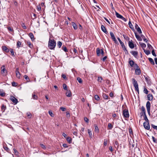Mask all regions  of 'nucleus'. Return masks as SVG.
I'll return each instance as SVG.
<instances>
[{"instance_id": "603ef678", "label": "nucleus", "mask_w": 157, "mask_h": 157, "mask_svg": "<svg viewBox=\"0 0 157 157\" xmlns=\"http://www.w3.org/2000/svg\"><path fill=\"white\" fill-rule=\"evenodd\" d=\"M10 52H11L12 56H15V55L14 54L13 50L12 49H11L10 50Z\"/></svg>"}, {"instance_id": "4c0bfd02", "label": "nucleus", "mask_w": 157, "mask_h": 157, "mask_svg": "<svg viewBox=\"0 0 157 157\" xmlns=\"http://www.w3.org/2000/svg\"><path fill=\"white\" fill-rule=\"evenodd\" d=\"M117 39L118 40V41H119L122 47L124 45V43L123 42H122V41L121 40V39H120V38H119L118 37Z\"/></svg>"}, {"instance_id": "bb28decb", "label": "nucleus", "mask_w": 157, "mask_h": 157, "mask_svg": "<svg viewBox=\"0 0 157 157\" xmlns=\"http://www.w3.org/2000/svg\"><path fill=\"white\" fill-rule=\"evenodd\" d=\"M115 14L116 16L118 18H121L122 16L119 14L118 13L115 11Z\"/></svg>"}, {"instance_id": "f8f14e48", "label": "nucleus", "mask_w": 157, "mask_h": 157, "mask_svg": "<svg viewBox=\"0 0 157 157\" xmlns=\"http://www.w3.org/2000/svg\"><path fill=\"white\" fill-rule=\"evenodd\" d=\"M2 48L3 51L6 52H9L10 51L9 49L5 46H2Z\"/></svg>"}, {"instance_id": "79ce46f5", "label": "nucleus", "mask_w": 157, "mask_h": 157, "mask_svg": "<svg viewBox=\"0 0 157 157\" xmlns=\"http://www.w3.org/2000/svg\"><path fill=\"white\" fill-rule=\"evenodd\" d=\"M62 45V43L60 41H58L57 42V46L59 48L61 47Z\"/></svg>"}, {"instance_id": "5fc2aeb1", "label": "nucleus", "mask_w": 157, "mask_h": 157, "mask_svg": "<svg viewBox=\"0 0 157 157\" xmlns=\"http://www.w3.org/2000/svg\"><path fill=\"white\" fill-rule=\"evenodd\" d=\"M128 132L130 134L133 135V132L131 128H128Z\"/></svg>"}, {"instance_id": "13d9d810", "label": "nucleus", "mask_w": 157, "mask_h": 157, "mask_svg": "<svg viewBox=\"0 0 157 157\" xmlns=\"http://www.w3.org/2000/svg\"><path fill=\"white\" fill-rule=\"evenodd\" d=\"M152 139L153 141L155 142V143H157V140L155 138V137L153 136H152Z\"/></svg>"}, {"instance_id": "20e7f679", "label": "nucleus", "mask_w": 157, "mask_h": 157, "mask_svg": "<svg viewBox=\"0 0 157 157\" xmlns=\"http://www.w3.org/2000/svg\"><path fill=\"white\" fill-rule=\"evenodd\" d=\"M143 126L144 128L147 130H149L150 128V126L149 124V121L144 122L143 123Z\"/></svg>"}, {"instance_id": "c85d7f7f", "label": "nucleus", "mask_w": 157, "mask_h": 157, "mask_svg": "<svg viewBox=\"0 0 157 157\" xmlns=\"http://www.w3.org/2000/svg\"><path fill=\"white\" fill-rule=\"evenodd\" d=\"M66 140L70 144L71 143L72 141V139L69 137H68L66 138Z\"/></svg>"}, {"instance_id": "338daca9", "label": "nucleus", "mask_w": 157, "mask_h": 157, "mask_svg": "<svg viewBox=\"0 0 157 157\" xmlns=\"http://www.w3.org/2000/svg\"><path fill=\"white\" fill-rule=\"evenodd\" d=\"M62 77L65 79H67V78L66 77V76L64 74H62L61 75Z\"/></svg>"}, {"instance_id": "bf43d9fd", "label": "nucleus", "mask_w": 157, "mask_h": 157, "mask_svg": "<svg viewBox=\"0 0 157 157\" xmlns=\"http://www.w3.org/2000/svg\"><path fill=\"white\" fill-rule=\"evenodd\" d=\"M8 29L9 31H10V32H13V28L10 27H8Z\"/></svg>"}, {"instance_id": "69168bd1", "label": "nucleus", "mask_w": 157, "mask_h": 157, "mask_svg": "<svg viewBox=\"0 0 157 157\" xmlns=\"http://www.w3.org/2000/svg\"><path fill=\"white\" fill-rule=\"evenodd\" d=\"M22 26L23 28L24 29H27V27L26 26H25V23H23L22 24Z\"/></svg>"}, {"instance_id": "72a5a7b5", "label": "nucleus", "mask_w": 157, "mask_h": 157, "mask_svg": "<svg viewBox=\"0 0 157 157\" xmlns=\"http://www.w3.org/2000/svg\"><path fill=\"white\" fill-rule=\"evenodd\" d=\"M6 109V106L3 104L2 105L1 108V109L2 111L4 112Z\"/></svg>"}, {"instance_id": "f257e3e1", "label": "nucleus", "mask_w": 157, "mask_h": 157, "mask_svg": "<svg viewBox=\"0 0 157 157\" xmlns=\"http://www.w3.org/2000/svg\"><path fill=\"white\" fill-rule=\"evenodd\" d=\"M56 45V41L53 39H51L50 37L48 42V46L49 48L51 50H54Z\"/></svg>"}, {"instance_id": "f704fd0d", "label": "nucleus", "mask_w": 157, "mask_h": 157, "mask_svg": "<svg viewBox=\"0 0 157 157\" xmlns=\"http://www.w3.org/2000/svg\"><path fill=\"white\" fill-rule=\"evenodd\" d=\"M108 129L111 130L113 128V125L110 123H109L108 124Z\"/></svg>"}, {"instance_id": "37998d69", "label": "nucleus", "mask_w": 157, "mask_h": 157, "mask_svg": "<svg viewBox=\"0 0 157 157\" xmlns=\"http://www.w3.org/2000/svg\"><path fill=\"white\" fill-rule=\"evenodd\" d=\"M95 99L97 101H98L99 100L100 98L99 96L98 95H95L94 97Z\"/></svg>"}, {"instance_id": "7ed1b4c3", "label": "nucleus", "mask_w": 157, "mask_h": 157, "mask_svg": "<svg viewBox=\"0 0 157 157\" xmlns=\"http://www.w3.org/2000/svg\"><path fill=\"white\" fill-rule=\"evenodd\" d=\"M134 68H136L135 72L136 74L138 75H140L141 73V71L138 66L136 63L135 64Z\"/></svg>"}, {"instance_id": "aec40b11", "label": "nucleus", "mask_w": 157, "mask_h": 157, "mask_svg": "<svg viewBox=\"0 0 157 157\" xmlns=\"http://www.w3.org/2000/svg\"><path fill=\"white\" fill-rule=\"evenodd\" d=\"M131 53L135 57H136L138 54V52L137 51H132L131 52Z\"/></svg>"}, {"instance_id": "5701e85b", "label": "nucleus", "mask_w": 157, "mask_h": 157, "mask_svg": "<svg viewBox=\"0 0 157 157\" xmlns=\"http://www.w3.org/2000/svg\"><path fill=\"white\" fill-rule=\"evenodd\" d=\"M94 126L95 128L94 131L97 133H98L99 132V130L97 125L96 124H94Z\"/></svg>"}, {"instance_id": "7c9ffc66", "label": "nucleus", "mask_w": 157, "mask_h": 157, "mask_svg": "<svg viewBox=\"0 0 157 157\" xmlns=\"http://www.w3.org/2000/svg\"><path fill=\"white\" fill-rule=\"evenodd\" d=\"M102 96L104 99H107L108 98V96L106 94H105L103 93Z\"/></svg>"}, {"instance_id": "3c124183", "label": "nucleus", "mask_w": 157, "mask_h": 157, "mask_svg": "<svg viewBox=\"0 0 157 157\" xmlns=\"http://www.w3.org/2000/svg\"><path fill=\"white\" fill-rule=\"evenodd\" d=\"M144 93H145L146 94H148V91L147 90V89L146 88L144 87Z\"/></svg>"}, {"instance_id": "de8ad7c7", "label": "nucleus", "mask_w": 157, "mask_h": 157, "mask_svg": "<svg viewBox=\"0 0 157 157\" xmlns=\"http://www.w3.org/2000/svg\"><path fill=\"white\" fill-rule=\"evenodd\" d=\"M21 42L20 41H18L17 44V48H19L21 45Z\"/></svg>"}, {"instance_id": "e433bc0d", "label": "nucleus", "mask_w": 157, "mask_h": 157, "mask_svg": "<svg viewBox=\"0 0 157 157\" xmlns=\"http://www.w3.org/2000/svg\"><path fill=\"white\" fill-rule=\"evenodd\" d=\"M72 26H73L74 29L75 30H76L77 29L78 27H77V25L75 23H74V22L72 23Z\"/></svg>"}, {"instance_id": "58836bf2", "label": "nucleus", "mask_w": 157, "mask_h": 157, "mask_svg": "<svg viewBox=\"0 0 157 157\" xmlns=\"http://www.w3.org/2000/svg\"><path fill=\"white\" fill-rule=\"evenodd\" d=\"M147 47L150 50H153V47L149 43L147 44Z\"/></svg>"}, {"instance_id": "6e6552de", "label": "nucleus", "mask_w": 157, "mask_h": 157, "mask_svg": "<svg viewBox=\"0 0 157 157\" xmlns=\"http://www.w3.org/2000/svg\"><path fill=\"white\" fill-rule=\"evenodd\" d=\"M15 72H16V75L17 78H20L21 74L19 71V68H17L16 69Z\"/></svg>"}, {"instance_id": "a18cd8bd", "label": "nucleus", "mask_w": 157, "mask_h": 157, "mask_svg": "<svg viewBox=\"0 0 157 157\" xmlns=\"http://www.w3.org/2000/svg\"><path fill=\"white\" fill-rule=\"evenodd\" d=\"M62 49L65 52H68V51L66 47L63 46L62 47Z\"/></svg>"}, {"instance_id": "2f4dec72", "label": "nucleus", "mask_w": 157, "mask_h": 157, "mask_svg": "<svg viewBox=\"0 0 157 157\" xmlns=\"http://www.w3.org/2000/svg\"><path fill=\"white\" fill-rule=\"evenodd\" d=\"M143 50L145 53L147 55L150 54V52L149 50H146L145 49H144Z\"/></svg>"}, {"instance_id": "a878e982", "label": "nucleus", "mask_w": 157, "mask_h": 157, "mask_svg": "<svg viewBox=\"0 0 157 157\" xmlns=\"http://www.w3.org/2000/svg\"><path fill=\"white\" fill-rule=\"evenodd\" d=\"M144 77L146 82L148 83H149L150 81V79H149L148 77L147 76L144 75Z\"/></svg>"}, {"instance_id": "412c9836", "label": "nucleus", "mask_w": 157, "mask_h": 157, "mask_svg": "<svg viewBox=\"0 0 157 157\" xmlns=\"http://www.w3.org/2000/svg\"><path fill=\"white\" fill-rule=\"evenodd\" d=\"M146 107L147 110L150 109L151 103L149 101L147 102L146 104Z\"/></svg>"}, {"instance_id": "a211bd4d", "label": "nucleus", "mask_w": 157, "mask_h": 157, "mask_svg": "<svg viewBox=\"0 0 157 157\" xmlns=\"http://www.w3.org/2000/svg\"><path fill=\"white\" fill-rule=\"evenodd\" d=\"M135 34L136 38L138 40L140 41L142 40V39L141 37H140L139 35H137L136 32H135Z\"/></svg>"}, {"instance_id": "49530a36", "label": "nucleus", "mask_w": 157, "mask_h": 157, "mask_svg": "<svg viewBox=\"0 0 157 157\" xmlns=\"http://www.w3.org/2000/svg\"><path fill=\"white\" fill-rule=\"evenodd\" d=\"M48 113L49 114L51 117H54V114H53L51 110H49Z\"/></svg>"}, {"instance_id": "b1692460", "label": "nucleus", "mask_w": 157, "mask_h": 157, "mask_svg": "<svg viewBox=\"0 0 157 157\" xmlns=\"http://www.w3.org/2000/svg\"><path fill=\"white\" fill-rule=\"evenodd\" d=\"M128 25H129V27L132 29L134 31V28L133 27V25L132 24L131 22L130 21L128 22Z\"/></svg>"}, {"instance_id": "dca6fc26", "label": "nucleus", "mask_w": 157, "mask_h": 157, "mask_svg": "<svg viewBox=\"0 0 157 157\" xmlns=\"http://www.w3.org/2000/svg\"><path fill=\"white\" fill-rule=\"evenodd\" d=\"M141 110L142 113H140V114L141 116L143 115V114H145L146 113V111L144 107V106H142L141 107Z\"/></svg>"}, {"instance_id": "09e8293b", "label": "nucleus", "mask_w": 157, "mask_h": 157, "mask_svg": "<svg viewBox=\"0 0 157 157\" xmlns=\"http://www.w3.org/2000/svg\"><path fill=\"white\" fill-rule=\"evenodd\" d=\"M27 44H28L30 48H32V47H33V45L31 43L30 41H27Z\"/></svg>"}, {"instance_id": "c756f323", "label": "nucleus", "mask_w": 157, "mask_h": 157, "mask_svg": "<svg viewBox=\"0 0 157 157\" xmlns=\"http://www.w3.org/2000/svg\"><path fill=\"white\" fill-rule=\"evenodd\" d=\"M29 36L30 37L31 39L33 41L34 40V36L33 33H30L29 34Z\"/></svg>"}, {"instance_id": "9b49d317", "label": "nucleus", "mask_w": 157, "mask_h": 157, "mask_svg": "<svg viewBox=\"0 0 157 157\" xmlns=\"http://www.w3.org/2000/svg\"><path fill=\"white\" fill-rule=\"evenodd\" d=\"M128 44L129 46L132 49L134 48V45L133 43L132 42V40H131V41H129Z\"/></svg>"}, {"instance_id": "ddd939ff", "label": "nucleus", "mask_w": 157, "mask_h": 157, "mask_svg": "<svg viewBox=\"0 0 157 157\" xmlns=\"http://www.w3.org/2000/svg\"><path fill=\"white\" fill-rule=\"evenodd\" d=\"M101 29L102 31L106 34H107L108 33V32L106 31L105 27L103 25H101Z\"/></svg>"}, {"instance_id": "f3484780", "label": "nucleus", "mask_w": 157, "mask_h": 157, "mask_svg": "<svg viewBox=\"0 0 157 157\" xmlns=\"http://www.w3.org/2000/svg\"><path fill=\"white\" fill-rule=\"evenodd\" d=\"M101 49L99 48H97L96 50L97 54L98 56H100L101 55Z\"/></svg>"}, {"instance_id": "f03ea898", "label": "nucleus", "mask_w": 157, "mask_h": 157, "mask_svg": "<svg viewBox=\"0 0 157 157\" xmlns=\"http://www.w3.org/2000/svg\"><path fill=\"white\" fill-rule=\"evenodd\" d=\"M132 83L134 86L135 87V90L137 93L138 94H139V89L138 87V85L137 81L134 78L132 79Z\"/></svg>"}, {"instance_id": "e2e57ef3", "label": "nucleus", "mask_w": 157, "mask_h": 157, "mask_svg": "<svg viewBox=\"0 0 157 157\" xmlns=\"http://www.w3.org/2000/svg\"><path fill=\"white\" fill-rule=\"evenodd\" d=\"M102 80V78L101 77H98V81L101 82V80Z\"/></svg>"}, {"instance_id": "423d86ee", "label": "nucleus", "mask_w": 157, "mask_h": 157, "mask_svg": "<svg viewBox=\"0 0 157 157\" xmlns=\"http://www.w3.org/2000/svg\"><path fill=\"white\" fill-rule=\"evenodd\" d=\"M123 115L124 117L125 118H128L129 117V114L128 110L124 109L123 111Z\"/></svg>"}, {"instance_id": "774afa93", "label": "nucleus", "mask_w": 157, "mask_h": 157, "mask_svg": "<svg viewBox=\"0 0 157 157\" xmlns=\"http://www.w3.org/2000/svg\"><path fill=\"white\" fill-rule=\"evenodd\" d=\"M16 84V83L14 82H12V85L13 86H17Z\"/></svg>"}, {"instance_id": "ea45409f", "label": "nucleus", "mask_w": 157, "mask_h": 157, "mask_svg": "<svg viewBox=\"0 0 157 157\" xmlns=\"http://www.w3.org/2000/svg\"><path fill=\"white\" fill-rule=\"evenodd\" d=\"M24 77L25 78V79L27 80V82H29L30 79L27 75H25L24 76Z\"/></svg>"}, {"instance_id": "cd10ccee", "label": "nucleus", "mask_w": 157, "mask_h": 157, "mask_svg": "<svg viewBox=\"0 0 157 157\" xmlns=\"http://www.w3.org/2000/svg\"><path fill=\"white\" fill-rule=\"evenodd\" d=\"M0 95L2 97H4L5 96V93L2 90H0Z\"/></svg>"}, {"instance_id": "4d7b16f0", "label": "nucleus", "mask_w": 157, "mask_h": 157, "mask_svg": "<svg viewBox=\"0 0 157 157\" xmlns=\"http://www.w3.org/2000/svg\"><path fill=\"white\" fill-rule=\"evenodd\" d=\"M63 88L64 90H67V86L66 84H63Z\"/></svg>"}, {"instance_id": "c9c22d12", "label": "nucleus", "mask_w": 157, "mask_h": 157, "mask_svg": "<svg viewBox=\"0 0 157 157\" xmlns=\"http://www.w3.org/2000/svg\"><path fill=\"white\" fill-rule=\"evenodd\" d=\"M122 47V48H123L125 52V54H128V52L125 46L124 45Z\"/></svg>"}, {"instance_id": "0e129e2a", "label": "nucleus", "mask_w": 157, "mask_h": 157, "mask_svg": "<svg viewBox=\"0 0 157 157\" xmlns=\"http://www.w3.org/2000/svg\"><path fill=\"white\" fill-rule=\"evenodd\" d=\"M60 109L63 111H64L66 110V108L63 107H61L60 108Z\"/></svg>"}, {"instance_id": "473e14b6", "label": "nucleus", "mask_w": 157, "mask_h": 157, "mask_svg": "<svg viewBox=\"0 0 157 157\" xmlns=\"http://www.w3.org/2000/svg\"><path fill=\"white\" fill-rule=\"evenodd\" d=\"M148 60L150 63L152 65H154L155 63L154 61L151 58H148Z\"/></svg>"}, {"instance_id": "39448f33", "label": "nucleus", "mask_w": 157, "mask_h": 157, "mask_svg": "<svg viewBox=\"0 0 157 157\" xmlns=\"http://www.w3.org/2000/svg\"><path fill=\"white\" fill-rule=\"evenodd\" d=\"M1 69V74H2L3 75H6L7 74V71L6 69L5 68V66L3 65Z\"/></svg>"}, {"instance_id": "1a4fd4ad", "label": "nucleus", "mask_w": 157, "mask_h": 157, "mask_svg": "<svg viewBox=\"0 0 157 157\" xmlns=\"http://www.w3.org/2000/svg\"><path fill=\"white\" fill-rule=\"evenodd\" d=\"M135 29L137 30V31L139 34H141L142 33V31L140 28L139 27L138 25L136 24H135Z\"/></svg>"}, {"instance_id": "6e6d98bb", "label": "nucleus", "mask_w": 157, "mask_h": 157, "mask_svg": "<svg viewBox=\"0 0 157 157\" xmlns=\"http://www.w3.org/2000/svg\"><path fill=\"white\" fill-rule=\"evenodd\" d=\"M123 36L124 39H125V40H129V38L127 36L123 35Z\"/></svg>"}, {"instance_id": "4be33fe9", "label": "nucleus", "mask_w": 157, "mask_h": 157, "mask_svg": "<svg viewBox=\"0 0 157 157\" xmlns=\"http://www.w3.org/2000/svg\"><path fill=\"white\" fill-rule=\"evenodd\" d=\"M139 44L141 47L143 48V50L144 49V48L146 47V44L144 43L140 42H139Z\"/></svg>"}, {"instance_id": "052dcab7", "label": "nucleus", "mask_w": 157, "mask_h": 157, "mask_svg": "<svg viewBox=\"0 0 157 157\" xmlns=\"http://www.w3.org/2000/svg\"><path fill=\"white\" fill-rule=\"evenodd\" d=\"M152 55L154 56H156V55L155 53V51L154 49L152 50V51L151 52Z\"/></svg>"}, {"instance_id": "864d4df0", "label": "nucleus", "mask_w": 157, "mask_h": 157, "mask_svg": "<svg viewBox=\"0 0 157 157\" xmlns=\"http://www.w3.org/2000/svg\"><path fill=\"white\" fill-rule=\"evenodd\" d=\"M77 80L78 81V82L80 83H82V81L81 78L79 77H78L77 78Z\"/></svg>"}, {"instance_id": "c03bdc74", "label": "nucleus", "mask_w": 157, "mask_h": 157, "mask_svg": "<svg viewBox=\"0 0 157 157\" xmlns=\"http://www.w3.org/2000/svg\"><path fill=\"white\" fill-rule=\"evenodd\" d=\"M141 36L142 37V38L143 39V40L146 43L147 42V40L145 38V37L144 35H143L142 34H141Z\"/></svg>"}, {"instance_id": "393cba45", "label": "nucleus", "mask_w": 157, "mask_h": 157, "mask_svg": "<svg viewBox=\"0 0 157 157\" xmlns=\"http://www.w3.org/2000/svg\"><path fill=\"white\" fill-rule=\"evenodd\" d=\"M32 98L34 100H37L38 99L37 96L35 94L34 92L33 94H32Z\"/></svg>"}, {"instance_id": "2eb2a0df", "label": "nucleus", "mask_w": 157, "mask_h": 157, "mask_svg": "<svg viewBox=\"0 0 157 157\" xmlns=\"http://www.w3.org/2000/svg\"><path fill=\"white\" fill-rule=\"evenodd\" d=\"M129 63L131 67H134L135 64H136L135 63L134 61L132 60H129Z\"/></svg>"}, {"instance_id": "4468645a", "label": "nucleus", "mask_w": 157, "mask_h": 157, "mask_svg": "<svg viewBox=\"0 0 157 157\" xmlns=\"http://www.w3.org/2000/svg\"><path fill=\"white\" fill-rule=\"evenodd\" d=\"M66 94L67 97H70L71 96V91L70 90H67Z\"/></svg>"}, {"instance_id": "9d476101", "label": "nucleus", "mask_w": 157, "mask_h": 157, "mask_svg": "<svg viewBox=\"0 0 157 157\" xmlns=\"http://www.w3.org/2000/svg\"><path fill=\"white\" fill-rule=\"evenodd\" d=\"M110 35L111 38L112 40L115 42H116L117 41V40L116 39L114 35L113 34V33L111 32H110Z\"/></svg>"}, {"instance_id": "6ab92c4d", "label": "nucleus", "mask_w": 157, "mask_h": 157, "mask_svg": "<svg viewBox=\"0 0 157 157\" xmlns=\"http://www.w3.org/2000/svg\"><path fill=\"white\" fill-rule=\"evenodd\" d=\"M147 99L151 101L153 99V96L151 94H149L147 96Z\"/></svg>"}, {"instance_id": "8fccbe9b", "label": "nucleus", "mask_w": 157, "mask_h": 157, "mask_svg": "<svg viewBox=\"0 0 157 157\" xmlns=\"http://www.w3.org/2000/svg\"><path fill=\"white\" fill-rule=\"evenodd\" d=\"M88 132L90 136L92 137V133L91 130L89 129H88Z\"/></svg>"}, {"instance_id": "a19ab883", "label": "nucleus", "mask_w": 157, "mask_h": 157, "mask_svg": "<svg viewBox=\"0 0 157 157\" xmlns=\"http://www.w3.org/2000/svg\"><path fill=\"white\" fill-rule=\"evenodd\" d=\"M144 115V119L146 121H149V120H148L147 115H146V113H145V114H143Z\"/></svg>"}, {"instance_id": "0eeeda50", "label": "nucleus", "mask_w": 157, "mask_h": 157, "mask_svg": "<svg viewBox=\"0 0 157 157\" xmlns=\"http://www.w3.org/2000/svg\"><path fill=\"white\" fill-rule=\"evenodd\" d=\"M10 99L15 104H16L18 102L17 99L15 98L14 96H11L10 97Z\"/></svg>"}, {"instance_id": "680f3d73", "label": "nucleus", "mask_w": 157, "mask_h": 157, "mask_svg": "<svg viewBox=\"0 0 157 157\" xmlns=\"http://www.w3.org/2000/svg\"><path fill=\"white\" fill-rule=\"evenodd\" d=\"M84 120L86 123H88L89 119L86 117H84Z\"/></svg>"}]
</instances>
